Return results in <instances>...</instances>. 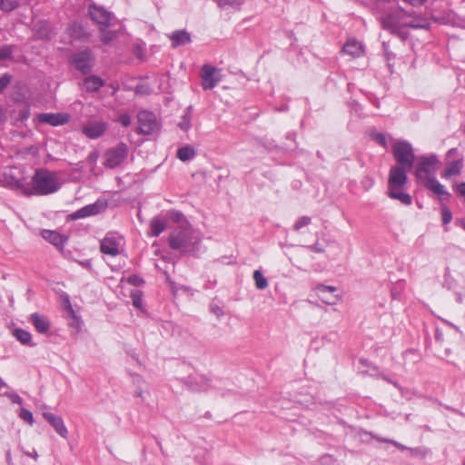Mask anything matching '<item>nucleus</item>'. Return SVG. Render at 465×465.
I'll list each match as a JSON object with an SVG mask.
<instances>
[{"instance_id":"nucleus-54","label":"nucleus","mask_w":465,"mask_h":465,"mask_svg":"<svg viewBox=\"0 0 465 465\" xmlns=\"http://www.w3.org/2000/svg\"><path fill=\"white\" fill-rule=\"evenodd\" d=\"M407 3H409L411 5H423L427 0H405Z\"/></svg>"},{"instance_id":"nucleus-55","label":"nucleus","mask_w":465,"mask_h":465,"mask_svg":"<svg viewBox=\"0 0 465 465\" xmlns=\"http://www.w3.org/2000/svg\"><path fill=\"white\" fill-rule=\"evenodd\" d=\"M320 291L322 292H332L336 291V288L335 287H331V286H321L320 287Z\"/></svg>"},{"instance_id":"nucleus-28","label":"nucleus","mask_w":465,"mask_h":465,"mask_svg":"<svg viewBox=\"0 0 465 465\" xmlns=\"http://www.w3.org/2000/svg\"><path fill=\"white\" fill-rule=\"evenodd\" d=\"M42 236L45 240L48 241L53 245L59 247L63 246L64 240L57 232L54 231H49V230H44L42 232Z\"/></svg>"},{"instance_id":"nucleus-36","label":"nucleus","mask_w":465,"mask_h":465,"mask_svg":"<svg viewBox=\"0 0 465 465\" xmlns=\"http://www.w3.org/2000/svg\"><path fill=\"white\" fill-rule=\"evenodd\" d=\"M36 35L40 39L50 40L52 38V32L45 25L37 30Z\"/></svg>"},{"instance_id":"nucleus-11","label":"nucleus","mask_w":465,"mask_h":465,"mask_svg":"<svg viewBox=\"0 0 465 465\" xmlns=\"http://www.w3.org/2000/svg\"><path fill=\"white\" fill-rule=\"evenodd\" d=\"M409 171L410 169L407 168L392 166L389 173L388 188H403L408 181L407 173Z\"/></svg>"},{"instance_id":"nucleus-25","label":"nucleus","mask_w":465,"mask_h":465,"mask_svg":"<svg viewBox=\"0 0 465 465\" xmlns=\"http://www.w3.org/2000/svg\"><path fill=\"white\" fill-rule=\"evenodd\" d=\"M343 52L352 57H359L363 53L362 45L357 40H349L343 45Z\"/></svg>"},{"instance_id":"nucleus-3","label":"nucleus","mask_w":465,"mask_h":465,"mask_svg":"<svg viewBox=\"0 0 465 465\" xmlns=\"http://www.w3.org/2000/svg\"><path fill=\"white\" fill-rule=\"evenodd\" d=\"M440 166L436 154L421 155L418 158L415 166V176L417 180L421 181L423 183L435 178L437 170Z\"/></svg>"},{"instance_id":"nucleus-59","label":"nucleus","mask_w":465,"mask_h":465,"mask_svg":"<svg viewBox=\"0 0 465 465\" xmlns=\"http://www.w3.org/2000/svg\"><path fill=\"white\" fill-rule=\"evenodd\" d=\"M372 438L376 439L380 442L391 443V439H386V438H381V437H377V436H372Z\"/></svg>"},{"instance_id":"nucleus-47","label":"nucleus","mask_w":465,"mask_h":465,"mask_svg":"<svg viewBox=\"0 0 465 465\" xmlns=\"http://www.w3.org/2000/svg\"><path fill=\"white\" fill-rule=\"evenodd\" d=\"M119 123L124 126L127 127L131 124V118L128 114H122L119 117Z\"/></svg>"},{"instance_id":"nucleus-62","label":"nucleus","mask_w":465,"mask_h":465,"mask_svg":"<svg viewBox=\"0 0 465 465\" xmlns=\"http://www.w3.org/2000/svg\"><path fill=\"white\" fill-rule=\"evenodd\" d=\"M383 379L385 381H387L388 382L391 383L393 386H395L396 388H400L399 384L396 382V381H391L390 379H388L387 377L383 376Z\"/></svg>"},{"instance_id":"nucleus-6","label":"nucleus","mask_w":465,"mask_h":465,"mask_svg":"<svg viewBox=\"0 0 465 465\" xmlns=\"http://www.w3.org/2000/svg\"><path fill=\"white\" fill-rule=\"evenodd\" d=\"M128 146L119 143L116 146L108 149L104 153V166L110 169L120 166L128 156Z\"/></svg>"},{"instance_id":"nucleus-53","label":"nucleus","mask_w":465,"mask_h":465,"mask_svg":"<svg viewBox=\"0 0 465 465\" xmlns=\"http://www.w3.org/2000/svg\"><path fill=\"white\" fill-rule=\"evenodd\" d=\"M391 444L394 445L395 447H397L398 449H400L401 450H408L407 446H405V445H403V444H401V443H400V442H398V441H396L394 440H391Z\"/></svg>"},{"instance_id":"nucleus-22","label":"nucleus","mask_w":465,"mask_h":465,"mask_svg":"<svg viewBox=\"0 0 465 465\" xmlns=\"http://www.w3.org/2000/svg\"><path fill=\"white\" fill-rule=\"evenodd\" d=\"M388 195L390 198L398 200L405 205H411L412 203L411 196L403 188H388Z\"/></svg>"},{"instance_id":"nucleus-31","label":"nucleus","mask_w":465,"mask_h":465,"mask_svg":"<svg viewBox=\"0 0 465 465\" xmlns=\"http://www.w3.org/2000/svg\"><path fill=\"white\" fill-rule=\"evenodd\" d=\"M253 280L255 282V286L258 290H264L268 287V281L263 276L261 271L256 270L253 272Z\"/></svg>"},{"instance_id":"nucleus-5","label":"nucleus","mask_w":465,"mask_h":465,"mask_svg":"<svg viewBox=\"0 0 465 465\" xmlns=\"http://www.w3.org/2000/svg\"><path fill=\"white\" fill-rule=\"evenodd\" d=\"M392 153L396 166L411 170L415 163V154L411 144L406 141H398L393 144Z\"/></svg>"},{"instance_id":"nucleus-15","label":"nucleus","mask_w":465,"mask_h":465,"mask_svg":"<svg viewBox=\"0 0 465 465\" xmlns=\"http://www.w3.org/2000/svg\"><path fill=\"white\" fill-rule=\"evenodd\" d=\"M43 416L61 437L67 438L68 430L60 416L51 412H44Z\"/></svg>"},{"instance_id":"nucleus-41","label":"nucleus","mask_w":465,"mask_h":465,"mask_svg":"<svg viewBox=\"0 0 465 465\" xmlns=\"http://www.w3.org/2000/svg\"><path fill=\"white\" fill-rule=\"evenodd\" d=\"M410 451V455L412 456V457H415V456H420V457H425L426 453H427V450L422 449V448H408V450Z\"/></svg>"},{"instance_id":"nucleus-21","label":"nucleus","mask_w":465,"mask_h":465,"mask_svg":"<svg viewBox=\"0 0 465 465\" xmlns=\"http://www.w3.org/2000/svg\"><path fill=\"white\" fill-rule=\"evenodd\" d=\"M423 184L427 189L432 191L434 193L440 196L441 200H446L450 196V193L446 191L444 186L441 183H440L436 178L429 180L428 182H425Z\"/></svg>"},{"instance_id":"nucleus-32","label":"nucleus","mask_w":465,"mask_h":465,"mask_svg":"<svg viewBox=\"0 0 465 465\" xmlns=\"http://www.w3.org/2000/svg\"><path fill=\"white\" fill-rule=\"evenodd\" d=\"M191 111H192V105L187 107L186 113L184 114V115L182 117V120L178 124V126L183 131L186 132L191 128V118H192Z\"/></svg>"},{"instance_id":"nucleus-27","label":"nucleus","mask_w":465,"mask_h":465,"mask_svg":"<svg viewBox=\"0 0 465 465\" xmlns=\"http://www.w3.org/2000/svg\"><path fill=\"white\" fill-rule=\"evenodd\" d=\"M166 228L165 221L154 217L150 222V236L157 237L159 236Z\"/></svg>"},{"instance_id":"nucleus-40","label":"nucleus","mask_w":465,"mask_h":465,"mask_svg":"<svg viewBox=\"0 0 465 465\" xmlns=\"http://www.w3.org/2000/svg\"><path fill=\"white\" fill-rule=\"evenodd\" d=\"M11 75L9 74H4L0 77V93H2L7 85L11 83Z\"/></svg>"},{"instance_id":"nucleus-12","label":"nucleus","mask_w":465,"mask_h":465,"mask_svg":"<svg viewBox=\"0 0 465 465\" xmlns=\"http://www.w3.org/2000/svg\"><path fill=\"white\" fill-rule=\"evenodd\" d=\"M121 239L112 233H108L100 243V250L103 253L116 256L119 253Z\"/></svg>"},{"instance_id":"nucleus-50","label":"nucleus","mask_w":465,"mask_h":465,"mask_svg":"<svg viewBox=\"0 0 465 465\" xmlns=\"http://www.w3.org/2000/svg\"><path fill=\"white\" fill-rule=\"evenodd\" d=\"M382 48H383V51L385 52L386 54V56H387V59L390 60L391 57H394V54L390 51L389 49V45L388 43L386 42H383L382 43Z\"/></svg>"},{"instance_id":"nucleus-18","label":"nucleus","mask_w":465,"mask_h":465,"mask_svg":"<svg viewBox=\"0 0 465 465\" xmlns=\"http://www.w3.org/2000/svg\"><path fill=\"white\" fill-rule=\"evenodd\" d=\"M105 129V124L103 122H98L84 125L83 132L87 137L91 139H96L104 133Z\"/></svg>"},{"instance_id":"nucleus-57","label":"nucleus","mask_w":465,"mask_h":465,"mask_svg":"<svg viewBox=\"0 0 465 465\" xmlns=\"http://www.w3.org/2000/svg\"><path fill=\"white\" fill-rule=\"evenodd\" d=\"M310 248L312 250H313L314 252H323V249L322 247L319 246L318 243L312 245V246H310Z\"/></svg>"},{"instance_id":"nucleus-51","label":"nucleus","mask_w":465,"mask_h":465,"mask_svg":"<svg viewBox=\"0 0 465 465\" xmlns=\"http://www.w3.org/2000/svg\"><path fill=\"white\" fill-rule=\"evenodd\" d=\"M457 192L460 195L465 196V182L460 183L457 186Z\"/></svg>"},{"instance_id":"nucleus-1","label":"nucleus","mask_w":465,"mask_h":465,"mask_svg":"<svg viewBox=\"0 0 465 465\" xmlns=\"http://www.w3.org/2000/svg\"><path fill=\"white\" fill-rule=\"evenodd\" d=\"M169 246L173 250L195 254L199 252L201 237L197 232L190 228H183L173 232L169 235Z\"/></svg>"},{"instance_id":"nucleus-16","label":"nucleus","mask_w":465,"mask_h":465,"mask_svg":"<svg viewBox=\"0 0 465 465\" xmlns=\"http://www.w3.org/2000/svg\"><path fill=\"white\" fill-rule=\"evenodd\" d=\"M40 123L48 124L52 126H58L66 124L69 120L66 114H40L37 116Z\"/></svg>"},{"instance_id":"nucleus-4","label":"nucleus","mask_w":465,"mask_h":465,"mask_svg":"<svg viewBox=\"0 0 465 465\" xmlns=\"http://www.w3.org/2000/svg\"><path fill=\"white\" fill-rule=\"evenodd\" d=\"M406 11L402 8H397L391 11L386 15L381 18V24L384 30L395 31L396 28L401 26H406L411 28H422L423 25L417 21L406 22L405 21Z\"/></svg>"},{"instance_id":"nucleus-46","label":"nucleus","mask_w":465,"mask_h":465,"mask_svg":"<svg viewBox=\"0 0 465 465\" xmlns=\"http://www.w3.org/2000/svg\"><path fill=\"white\" fill-rule=\"evenodd\" d=\"M451 219H452L451 213L450 212L449 209L444 208L442 210V223H443V224L449 223L451 221Z\"/></svg>"},{"instance_id":"nucleus-58","label":"nucleus","mask_w":465,"mask_h":465,"mask_svg":"<svg viewBox=\"0 0 465 465\" xmlns=\"http://www.w3.org/2000/svg\"><path fill=\"white\" fill-rule=\"evenodd\" d=\"M24 453H25V455H26L28 457H32L35 460H37V458H38V454H37V452L35 450L33 453H31L29 451H24Z\"/></svg>"},{"instance_id":"nucleus-35","label":"nucleus","mask_w":465,"mask_h":465,"mask_svg":"<svg viewBox=\"0 0 465 465\" xmlns=\"http://www.w3.org/2000/svg\"><path fill=\"white\" fill-rule=\"evenodd\" d=\"M311 221H312L311 217H309V216H302L294 223L293 229L295 231H300L304 226L309 225L311 223Z\"/></svg>"},{"instance_id":"nucleus-43","label":"nucleus","mask_w":465,"mask_h":465,"mask_svg":"<svg viewBox=\"0 0 465 465\" xmlns=\"http://www.w3.org/2000/svg\"><path fill=\"white\" fill-rule=\"evenodd\" d=\"M210 310L217 318H221L224 314L223 309L217 304H211Z\"/></svg>"},{"instance_id":"nucleus-33","label":"nucleus","mask_w":465,"mask_h":465,"mask_svg":"<svg viewBox=\"0 0 465 465\" xmlns=\"http://www.w3.org/2000/svg\"><path fill=\"white\" fill-rule=\"evenodd\" d=\"M130 297L132 299V303L135 308L141 309L143 307V293L141 291H132Z\"/></svg>"},{"instance_id":"nucleus-10","label":"nucleus","mask_w":465,"mask_h":465,"mask_svg":"<svg viewBox=\"0 0 465 465\" xmlns=\"http://www.w3.org/2000/svg\"><path fill=\"white\" fill-rule=\"evenodd\" d=\"M107 207V203L104 201H96L92 204L85 205L74 213H71V218L73 220L82 219L88 216L96 215L103 211H104Z\"/></svg>"},{"instance_id":"nucleus-13","label":"nucleus","mask_w":465,"mask_h":465,"mask_svg":"<svg viewBox=\"0 0 465 465\" xmlns=\"http://www.w3.org/2000/svg\"><path fill=\"white\" fill-rule=\"evenodd\" d=\"M89 14L92 20L101 26H109L110 21L113 18L112 13L95 5H90Z\"/></svg>"},{"instance_id":"nucleus-2","label":"nucleus","mask_w":465,"mask_h":465,"mask_svg":"<svg viewBox=\"0 0 465 465\" xmlns=\"http://www.w3.org/2000/svg\"><path fill=\"white\" fill-rule=\"evenodd\" d=\"M33 190L35 194L46 195L55 193L60 188V183L55 173L39 169L32 177Z\"/></svg>"},{"instance_id":"nucleus-39","label":"nucleus","mask_w":465,"mask_h":465,"mask_svg":"<svg viewBox=\"0 0 465 465\" xmlns=\"http://www.w3.org/2000/svg\"><path fill=\"white\" fill-rule=\"evenodd\" d=\"M127 282L134 286H141L144 283L143 278L136 274H132L127 278Z\"/></svg>"},{"instance_id":"nucleus-64","label":"nucleus","mask_w":465,"mask_h":465,"mask_svg":"<svg viewBox=\"0 0 465 465\" xmlns=\"http://www.w3.org/2000/svg\"><path fill=\"white\" fill-rule=\"evenodd\" d=\"M460 226L465 230V219L460 220Z\"/></svg>"},{"instance_id":"nucleus-56","label":"nucleus","mask_w":465,"mask_h":465,"mask_svg":"<svg viewBox=\"0 0 465 465\" xmlns=\"http://www.w3.org/2000/svg\"><path fill=\"white\" fill-rule=\"evenodd\" d=\"M5 459H6V462H7L8 465H13V460H12L11 451L10 450L6 451Z\"/></svg>"},{"instance_id":"nucleus-37","label":"nucleus","mask_w":465,"mask_h":465,"mask_svg":"<svg viewBox=\"0 0 465 465\" xmlns=\"http://www.w3.org/2000/svg\"><path fill=\"white\" fill-rule=\"evenodd\" d=\"M18 7L15 0H3V11L11 12Z\"/></svg>"},{"instance_id":"nucleus-49","label":"nucleus","mask_w":465,"mask_h":465,"mask_svg":"<svg viewBox=\"0 0 465 465\" xmlns=\"http://www.w3.org/2000/svg\"><path fill=\"white\" fill-rule=\"evenodd\" d=\"M63 306L66 311H68V309H71L72 307L70 297L66 293L63 295Z\"/></svg>"},{"instance_id":"nucleus-38","label":"nucleus","mask_w":465,"mask_h":465,"mask_svg":"<svg viewBox=\"0 0 465 465\" xmlns=\"http://www.w3.org/2000/svg\"><path fill=\"white\" fill-rule=\"evenodd\" d=\"M19 416L22 420L28 422L29 424H33V422H34L33 413L29 410L23 408L20 411Z\"/></svg>"},{"instance_id":"nucleus-60","label":"nucleus","mask_w":465,"mask_h":465,"mask_svg":"<svg viewBox=\"0 0 465 465\" xmlns=\"http://www.w3.org/2000/svg\"><path fill=\"white\" fill-rule=\"evenodd\" d=\"M457 148H451L447 153V158H450L452 155H454L457 153Z\"/></svg>"},{"instance_id":"nucleus-23","label":"nucleus","mask_w":465,"mask_h":465,"mask_svg":"<svg viewBox=\"0 0 465 465\" xmlns=\"http://www.w3.org/2000/svg\"><path fill=\"white\" fill-rule=\"evenodd\" d=\"M186 384L193 391H205L209 389V381L203 376L198 378L189 377Z\"/></svg>"},{"instance_id":"nucleus-42","label":"nucleus","mask_w":465,"mask_h":465,"mask_svg":"<svg viewBox=\"0 0 465 465\" xmlns=\"http://www.w3.org/2000/svg\"><path fill=\"white\" fill-rule=\"evenodd\" d=\"M374 139L376 140V142L378 143H380L381 146H383L384 148L387 147V140H386V136L381 134V133H377L374 134Z\"/></svg>"},{"instance_id":"nucleus-45","label":"nucleus","mask_w":465,"mask_h":465,"mask_svg":"<svg viewBox=\"0 0 465 465\" xmlns=\"http://www.w3.org/2000/svg\"><path fill=\"white\" fill-rule=\"evenodd\" d=\"M67 312L70 313V315L72 316V318L74 322L72 325L75 324L76 328H80V324H81L80 317L76 315V312L74 310V308L71 307V309H68Z\"/></svg>"},{"instance_id":"nucleus-30","label":"nucleus","mask_w":465,"mask_h":465,"mask_svg":"<svg viewBox=\"0 0 465 465\" xmlns=\"http://www.w3.org/2000/svg\"><path fill=\"white\" fill-rule=\"evenodd\" d=\"M221 9L239 10L243 3L242 0H214Z\"/></svg>"},{"instance_id":"nucleus-20","label":"nucleus","mask_w":465,"mask_h":465,"mask_svg":"<svg viewBox=\"0 0 465 465\" xmlns=\"http://www.w3.org/2000/svg\"><path fill=\"white\" fill-rule=\"evenodd\" d=\"M104 85V81L96 75L86 76L82 86L86 92H96Z\"/></svg>"},{"instance_id":"nucleus-24","label":"nucleus","mask_w":465,"mask_h":465,"mask_svg":"<svg viewBox=\"0 0 465 465\" xmlns=\"http://www.w3.org/2000/svg\"><path fill=\"white\" fill-rule=\"evenodd\" d=\"M170 39L172 41L173 47H177L180 45H184L191 42V35L184 30L175 31L173 32Z\"/></svg>"},{"instance_id":"nucleus-63","label":"nucleus","mask_w":465,"mask_h":465,"mask_svg":"<svg viewBox=\"0 0 465 465\" xmlns=\"http://www.w3.org/2000/svg\"><path fill=\"white\" fill-rule=\"evenodd\" d=\"M183 217V214L181 213H175V220L180 221V219Z\"/></svg>"},{"instance_id":"nucleus-7","label":"nucleus","mask_w":465,"mask_h":465,"mask_svg":"<svg viewBox=\"0 0 465 465\" xmlns=\"http://www.w3.org/2000/svg\"><path fill=\"white\" fill-rule=\"evenodd\" d=\"M137 119L139 123L137 132L139 134L149 135L159 132L160 124L152 112L146 110L141 111L137 114Z\"/></svg>"},{"instance_id":"nucleus-9","label":"nucleus","mask_w":465,"mask_h":465,"mask_svg":"<svg viewBox=\"0 0 465 465\" xmlns=\"http://www.w3.org/2000/svg\"><path fill=\"white\" fill-rule=\"evenodd\" d=\"M202 85L204 90L214 88L221 81V70L210 64H204L201 70Z\"/></svg>"},{"instance_id":"nucleus-44","label":"nucleus","mask_w":465,"mask_h":465,"mask_svg":"<svg viewBox=\"0 0 465 465\" xmlns=\"http://www.w3.org/2000/svg\"><path fill=\"white\" fill-rule=\"evenodd\" d=\"M115 37V33L112 31L104 32L102 35V41L108 44Z\"/></svg>"},{"instance_id":"nucleus-61","label":"nucleus","mask_w":465,"mask_h":465,"mask_svg":"<svg viewBox=\"0 0 465 465\" xmlns=\"http://www.w3.org/2000/svg\"><path fill=\"white\" fill-rule=\"evenodd\" d=\"M457 148H451L447 153V158H450L452 155H454L457 153Z\"/></svg>"},{"instance_id":"nucleus-26","label":"nucleus","mask_w":465,"mask_h":465,"mask_svg":"<svg viewBox=\"0 0 465 465\" xmlns=\"http://www.w3.org/2000/svg\"><path fill=\"white\" fill-rule=\"evenodd\" d=\"M13 335L23 345L29 346V347L35 346V344L32 341V335L28 331H25L21 328H15L13 331Z\"/></svg>"},{"instance_id":"nucleus-19","label":"nucleus","mask_w":465,"mask_h":465,"mask_svg":"<svg viewBox=\"0 0 465 465\" xmlns=\"http://www.w3.org/2000/svg\"><path fill=\"white\" fill-rule=\"evenodd\" d=\"M463 168V160L461 158L447 163L446 169L442 173V177L445 179L452 176L460 175Z\"/></svg>"},{"instance_id":"nucleus-48","label":"nucleus","mask_w":465,"mask_h":465,"mask_svg":"<svg viewBox=\"0 0 465 465\" xmlns=\"http://www.w3.org/2000/svg\"><path fill=\"white\" fill-rule=\"evenodd\" d=\"M391 35H395L400 37L401 40H405L408 36V34L401 29V27L396 28L395 31L390 32Z\"/></svg>"},{"instance_id":"nucleus-17","label":"nucleus","mask_w":465,"mask_h":465,"mask_svg":"<svg viewBox=\"0 0 465 465\" xmlns=\"http://www.w3.org/2000/svg\"><path fill=\"white\" fill-rule=\"evenodd\" d=\"M30 322L35 329L41 334L47 333L50 329V322L48 319L37 312L30 315Z\"/></svg>"},{"instance_id":"nucleus-8","label":"nucleus","mask_w":465,"mask_h":465,"mask_svg":"<svg viewBox=\"0 0 465 465\" xmlns=\"http://www.w3.org/2000/svg\"><path fill=\"white\" fill-rule=\"evenodd\" d=\"M70 63L83 74H88L94 64V56L91 50L85 49L73 54L70 58Z\"/></svg>"},{"instance_id":"nucleus-29","label":"nucleus","mask_w":465,"mask_h":465,"mask_svg":"<svg viewBox=\"0 0 465 465\" xmlns=\"http://www.w3.org/2000/svg\"><path fill=\"white\" fill-rule=\"evenodd\" d=\"M196 155L195 150L192 146H183L178 149L177 157L183 162L189 161Z\"/></svg>"},{"instance_id":"nucleus-52","label":"nucleus","mask_w":465,"mask_h":465,"mask_svg":"<svg viewBox=\"0 0 465 465\" xmlns=\"http://www.w3.org/2000/svg\"><path fill=\"white\" fill-rule=\"evenodd\" d=\"M79 264L81 266H83L84 268H86L89 271L92 270V263H91L90 260H85V261L79 262Z\"/></svg>"},{"instance_id":"nucleus-14","label":"nucleus","mask_w":465,"mask_h":465,"mask_svg":"<svg viewBox=\"0 0 465 465\" xmlns=\"http://www.w3.org/2000/svg\"><path fill=\"white\" fill-rule=\"evenodd\" d=\"M4 185L11 190L31 194L30 188L26 186L25 179H18L11 174H5L3 180Z\"/></svg>"},{"instance_id":"nucleus-34","label":"nucleus","mask_w":465,"mask_h":465,"mask_svg":"<svg viewBox=\"0 0 465 465\" xmlns=\"http://www.w3.org/2000/svg\"><path fill=\"white\" fill-rule=\"evenodd\" d=\"M13 51H14L13 45H4V46L0 47V61L11 59Z\"/></svg>"}]
</instances>
